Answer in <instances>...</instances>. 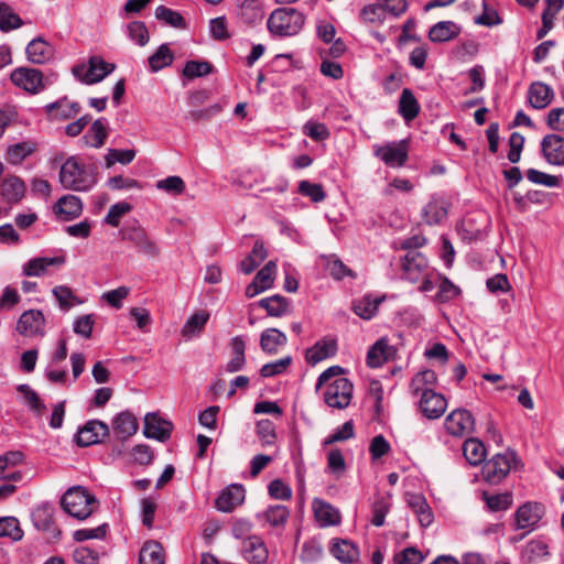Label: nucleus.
Segmentation results:
<instances>
[{
	"label": "nucleus",
	"instance_id": "nucleus-1",
	"mask_svg": "<svg viewBox=\"0 0 564 564\" xmlns=\"http://www.w3.org/2000/svg\"><path fill=\"white\" fill-rule=\"evenodd\" d=\"M59 182L65 189L88 192L97 184V169L72 155L61 166Z\"/></svg>",
	"mask_w": 564,
	"mask_h": 564
},
{
	"label": "nucleus",
	"instance_id": "nucleus-2",
	"mask_svg": "<svg viewBox=\"0 0 564 564\" xmlns=\"http://www.w3.org/2000/svg\"><path fill=\"white\" fill-rule=\"evenodd\" d=\"M59 503L66 513L78 520L87 519L98 506L96 497L80 486L67 489Z\"/></svg>",
	"mask_w": 564,
	"mask_h": 564
},
{
	"label": "nucleus",
	"instance_id": "nucleus-3",
	"mask_svg": "<svg viewBox=\"0 0 564 564\" xmlns=\"http://www.w3.org/2000/svg\"><path fill=\"white\" fill-rule=\"evenodd\" d=\"M305 23L303 13L294 8L283 7L275 9L268 19V30L276 36H294Z\"/></svg>",
	"mask_w": 564,
	"mask_h": 564
},
{
	"label": "nucleus",
	"instance_id": "nucleus-4",
	"mask_svg": "<svg viewBox=\"0 0 564 564\" xmlns=\"http://www.w3.org/2000/svg\"><path fill=\"white\" fill-rule=\"evenodd\" d=\"M121 239L130 242L138 253L148 259H156L161 254L159 243L148 234V231L138 223L124 225L119 231Z\"/></svg>",
	"mask_w": 564,
	"mask_h": 564
},
{
	"label": "nucleus",
	"instance_id": "nucleus-5",
	"mask_svg": "<svg viewBox=\"0 0 564 564\" xmlns=\"http://www.w3.org/2000/svg\"><path fill=\"white\" fill-rule=\"evenodd\" d=\"M354 386L347 378H336L325 387L324 401L334 409H345L352 398Z\"/></svg>",
	"mask_w": 564,
	"mask_h": 564
},
{
	"label": "nucleus",
	"instance_id": "nucleus-6",
	"mask_svg": "<svg viewBox=\"0 0 564 564\" xmlns=\"http://www.w3.org/2000/svg\"><path fill=\"white\" fill-rule=\"evenodd\" d=\"M113 69V64L105 62L99 56H91L88 61V66L76 65L73 67V74L80 82L91 85L101 82Z\"/></svg>",
	"mask_w": 564,
	"mask_h": 564
},
{
	"label": "nucleus",
	"instance_id": "nucleus-7",
	"mask_svg": "<svg viewBox=\"0 0 564 564\" xmlns=\"http://www.w3.org/2000/svg\"><path fill=\"white\" fill-rule=\"evenodd\" d=\"M517 462V454L508 449L506 453L496 454L482 467V475L489 484L500 482L510 471L511 464Z\"/></svg>",
	"mask_w": 564,
	"mask_h": 564
},
{
	"label": "nucleus",
	"instance_id": "nucleus-8",
	"mask_svg": "<svg viewBox=\"0 0 564 564\" xmlns=\"http://www.w3.org/2000/svg\"><path fill=\"white\" fill-rule=\"evenodd\" d=\"M401 268L402 278L412 283L419 282L422 278L431 273L426 257L417 250L406 252L402 259Z\"/></svg>",
	"mask_w": 564,
	"mask_h": 564
},
{
	"label": "nucleus",
	"instance_id": "nucleus-9",
	"mask_svg": "<svg viewBox=\"0 0 564 564\" xmlns=\"http://www.w3.org/2000/svg\"><path fill=\"white\" fill-rule=\"evenodd\" d=\"M109 435V426L99 420H90L76 434V443L82 447L101 443Z\"/></svg>",
	"mask_w": 564,
	"mask_h": 564
},
{
	"label": "nucleus",
	"instance_id": "nucleus-10",
	"mask_svg": "<svg viewBox=\"0 0 564 564\" xmlns=\"http://www.w3.org/2000/svg\"><path fill=\"white\" fill-rule=\"evenodd\" d=\"M11 82L31 94H37L44 88L43 74L35 68L19 67L11 73Z\"/></svg>",
	"mask_w": 564,
	"mask_h": 564
},
{
	"label": "nucleus",
	"instance_id": "nucleus-11",
	"mask_svg": "<svg viewBox=\"0 0 564 564\" xmlns=\"http://www.w3.org/2000/svg\"><path fill=\"white\" fill-rule=\"evenodd\" d=\"M475 420L473 414L465 409H456L445 419L446 431L454 436H464L474 431Z\"/></svg>",
	"mask_w": 564,
	"mask_h": 564
},
{
	"label": "nucleus",
	"instance_id": "nucleus-12",
	"mask_svg": "<svg viewBox=\"0 0 564 564\" xmlns=\"http://www.w3.org/2000/svg\"><path fill=\"white\" fill-rule=\"evenodd\" d=\"M544 513V507L539 502H525L520 506L516 513V529L533 530Z\"/></svg>",
	"mask_w": 564,
	"mask_h": 564
},
{
	"label": "nucleus",
	"instance_id": "nucleus-13",
	"mask_svg": "<svg viewBox=\"0 0 564 564\" xmlns=\"http://www.w3.org/2000/svg\"><path fill=\"white\" fill-rule=\"evenodd\" d=\"M45 318L41 311L29 310L22 313L17 329L23 336H44Z\"/></svg>",
	"mask_w": 564,
	"mask_h": 564
},
{
	"label": "nucleus",
	"instance_id": "nucleus-14",
	"mask_svg": "<svg viewBox=\"0 0 564 564\" xmlns=\"http://www.w3.org/2000/svg\"><path fill=\"white\" fill-rule=\"evenodd\" d=\"M447 406L445 398L432 389H424L420 399V410L427 419L441 417Z\"/></svg>",
	"mask_w": 564,
	"mask_h": 564
},
{
	"label": "nucleus",
	"instance_id": "nucleus-15",
	"mask_svg": "<svg viewBox=\"0 0 564 564\" xmlns=\"http://www.w3.org/2000/svg\"><path fill=\"white\" fill-rule=\"evenodd\" d=\"M172 430L173 424L160 417L156 413H148L144 417L143 435L147 438L165 442L170 438Z\"/></svg>",
	"mask_w": 564,
	"mask_h": 564
},
{
	"label": "nucleus",
	"instance_id": "nucleus-16",
	"mask_svg": "<svg viewBox=\"0 0 564 564\" xmlns=\"http://www.w3.org/2000/svg\"><path fill=\"white\" fill-rule=\"evenodd\" d=\"M53 212L59 221H70L83 214V202L78 196L67 194L54 204Z\"/></svg>",
	"mask_w": 564,
	"mask_h": 564
},
{
	"label": "nucleus",
	"instance_id": "nucleus-17",
	"mask_svg": "<svg viewBox=\"0 0 564 564\" xmlns=\"http://www.w3.org/2000/svg\"><path fill=\"white\" fill-rule=\"evenodd\" d=\"M54 506L52 503H42L31 513V519L37 530L52 532L54 538L61 535V531L54 523Z\"/></svg>",
	"mask_w": 564,
	"mask_h": 564
},
{
	"label": "nucleus",
	"instance_id": "nucleus-18",
	"mask_svg": "<svg viewBox=\"0 0 564 564\" xmlns=\"http://www.w3.org/2000/svg\"><path fill=\"white\" fill-rule=\"evenodd\" d=\"M245 500V489L241 485L232 484L226 487L215 501L219 511L231 512Z\"/></svg>",
	"mask_w": 564,
	"mask_h": 564
},
{
	"label": "nucleus",
	"instance_id": "nucleus-19",
	"mask_svg": "<svg viewBox=\"0 0 564 564\" xmlns=\"http://www.w3.org/2000/svg\"><path fill=\"white\" fill-rule=\"evenodd\" d=\"M542 153L546 161L554 165H564V138L558 134H547L543 138Z\"/></svg>",
	"mask_w": 564,
	"mask_h": 564
},
{
	"label": "nucleus",
	"instance_id": "nucleus-20",
	"mask_svg": "<svg viewBox=\"0 0 564 564\" xmlns=\"http://www.w3.org/2000/svg\"><path fill=\"white\" fill-rule=\"evenodd\" d=\"M139 429V423L134 414L130 411L118 413L112 420V430L117 438L127 441L133 436Z\"/></svg>",
	"mask_w": 564,
	"mask_h": 564
},
{
	"label": "nucleus",
	"instance_id": "nucleus-21",
	"mask_svg": "<svg viewBox=\"0 0 564 564\" xmlns=\"http://www.w3.org/2000/svg\"><path fill=\"white\" fill-rule=\"evenodd\" d=\"M80 105L62 98L55 102L45 106V110L50 120H68L75 118L80 112Z\"/></svg>",
	"mask_w": 564,
	"mask_h": 564
},
{
	"label": "nucleus",
	"instance_id": "nucleus-22",
	"mask_svg": "<svg viewBox=\"0 0 564 564\" xmlns=\"http://www.w3.org/2000/svg\"><path fill=\"white\" fill-rule=\"evenodd\" d=\"M241 553L243 557L254 564H264L268 560L269 552L261 538L252 535L242 542Z\"/></svg>",
	"mask_w": 564,
	"mask_h": 564
},
{
	"label": "nucleus",
	"instance_id": "nucleus-23",
	"mask_svg": "<svg viewBox=\"0 0 564 564\" xmlns=\"http://www.w3.org/2000/svg\"><path fill=\"white\" fill-rule=\"evenodd\" d=\"M376 155L389 166H402L408 159V148L404 142L387 144L379 148Z\"/></svg>",
	"mask_w": 564,
	"mask_h": 564
},
{
	"label": "nucleus",
	"instance_id": "nucleus-24",
	"mask_svg": "<svg viewBox=\"0 0 564 564\" xmlns=\"http://www.w3.org/2000/svg\"><path fill=\"white\" fill-rule=\"evenodd\" d=\"M394 354L393 348L389 345L387 338H380L377 340L367 352V365L370 368L381 367L387 362Z\"/></svg>",
	"mask_w": 564,
	"mask_h": 564
},
{
	"label": "nucleus",
	"instance_id": "nucleus-25",
	"mask_svg": "<svg viewBox=\"0 0 564 564\" xmlns=\"http://www.w3.org/2000/svg\"><path fill=\"white\" fill-rule=\"evenodd\" d=\"M553 97V89L542 82H534L529 87L528 98L534 109L546 108L552 102Z\"/></svg>",
	"mask_w": 564,
	"mask_h": 564
},
{
	"label": "nucleus",
	"instance_id": "nucleus-26",
	"mask_svg": "<svg viewBox=\"0 0 564 564\" xmlns=\"http://www.w3.org/2000/svg\"><path fill=\"white\" fill-rule=\"evenodd\" d=\"M28 59L33 64H44L53 57V46L43 37L32 40L26 46Z\"/></svg>",
	"mask_w": 564,
	"mask_h": 564
},
{
	"label": "nucleus",
	"instance_id": "nucleus-27",
	"mask_svg": "<svg viewBox=\"0 0 564 564\" xmlns=\"http://www.w3.org/2000/svg\"><path fill=\"white\" fill-rule=\"evenodd\" d=\"M286 343V335L278 328H267L260 335V347L269 355H276Z\"/></svg>",
	"mask_w": 564,
	"mask_h": 564
},
{
	"label": "nucleus",
	"instance_id": "nucleus-28",
	"mask_svg": "<svg viewBox=\"0 0 564 564\" xmlns=\"http://www.w3.org/2000/svg\"><path fill=\"white\" fill-rule=\"evenodd\" d=\"M64 262L63 257H36L24 263L22 273L25 276H42L46 273L48 267L62 265Z\"/></svg>",
	"mask_w": 564,
	"mask_h": 564
},
{
	"label": "nucleus",
	"instance_id": "nucleus-29",
	"mask_svg": "<svg viewBox=\"0 0 564 564\" xmlns=\"http://www.w3.org/2000/svg\"><path fill=\"white\" fill-rule=\"evenodd\" d=\"M337 344L335 339L324 338L315 343L313 347L307 349L305 358L306 361L311 365H316L317 362L332 357L336 354Z\"/></svg>",
	"mask_w": 564,
	"mask_h": 564
},
{
	"label": "nucleus",
	"instance_id": "nucleus-30",
	"mask_svg": "<svg viewBox=\"0 0 564 564\" xmlns=\"http://www.w3.org/2000/svg\"><path fill=\"white\" fill-rule=\"evenodd\" d=\"M313 509L315 518L322 527L336 525L340 522L338 510L321 499H314Z\"/></svg>",
	"mask_w": 564,
	"mask_h": 564
},
{
	"label": "nucleus",
	"instance_id": "nucleus-31",
	"mask_svg": "<svg viewBox=\"0 0 564 564\" xmlns=\"http://www.w3.org/2000/svg\"><path fill=\"white\" fill-rule=\"evenodd\" d=\"M258 305L264 308L268 315L272 317H282L291 312L290 300L279 294L261 299Z\"/></svg>",
	"mask_w": 564,
	"mask_h": 564
},
{
	"label": "nucleus",
	"instance_id": "nucleus-32",
	"mask_svg": "<svg viewBox=\"0 0 564 564\" xmlns=\"http://www.w3.org/2000/svg\"><path fill=\"white\" fill-rule=\"evenodd\" d=\"M231 359L226 364V371L234 373L243 369L246 365V343L241 336H235L230 340Z\"/></svg>",
	"mask_w": 564,
	"mask_h": 564
},
{
	"label": "nucleus",
	"instance_id": "nucleus-33",
	"mask_svg": "<svg viewBox=\"0 0 564 564\" xmlns=\"http://www.w3.org/2000/svg\"><path fill=\"white\" fill-rule=\"evenodd\" d=\"M289 516L290 510L288 507L283 505H274L268 507L264 511L257 513V519L271 527H281L288 521Z\"/></svg>",
	"mask_w": 564,
	"mask_h": 564
},
{
	"label": "nucleus",
	"instance_id": "nucleus-34",
	"mask_svg": "<svg viewBox=\"0 0 564 564\" xmlns=\"http://www.w3.org/2000/svg\"><path fill=\"white\" fill-rule=\"evenodd\" d=\"M420 104L410 88H404L399 99V113L405 121H412L420 113Z\"/></svg>",
	"mask_w": 564,
	"mask_h": 564
},
{
	"label": "nucleus",
	"instance_id": "nucleus-35",
	"mask_svg": "<svg viewBox=\"0 0 564 564\" xmlns=\"http://www.w3.org/2000/svg\"><path fill=\"white\" fill-rule=\"evenodd\" d=\"M459 28L452 21H441L434 24L429 32V39L435 43L447 42L456 37Z\"/></svg>",
	"mask_w": 564,
	"mask_h": 564
},
{
	"label": "nucleus",
	"instance_id": "nucleus-36",
	"mask_svg": "<svg viewBox=\"0 0 564 564\" xmlns=\"http://www.w3.org/2000/svg\"><path fill=\"white\" fill-rule=\"evenodd\" d=\"M25 193V184L18 176H10L1 184V195L9 203H17L22 199Z\"/></svg>",
	"mask_w": 564,
	"mask_h": 564
},
{
	"label": "nucleus",
	"instance_id": "nucleus-37",
	"mask_svg": "<svg viewBox=\"0 0 564 564\" xmlns=\"http://www.w3.org/2000/svg\"><path fill=\"white\" fill-rule=\"evenodd\" d=\"M164 550L156 541H147L139 552V564H164Z\"/></svg>",
	"mask_w": 564,
	"mask_h": 564
},
{
	"label": "nucleus",
	"instance_id": "nucleus-38",
	"mask_svg": "<svg viewBox=\"0 0 564 564\" xmlns=\"http://www.w3.org/2000/svg\"><path fill=\"white\" fill-rule=\"evenodd\" d=\"M108 137V122L105 118L95 120L88 133L84 135L87 144L93 148H101Z\"/></svg>",
	"mask_w": 564,
	"mask_h": 564
},
{
	"label": "nucleus",
	"instance_id": "nucleus-39",
	"mask_svg": "<svg viewBox=\"0 0 564 564\" xmlns=\"http://www.w3.org/2000/svg\"><path fill=\"white\" fill-rule=\"evenodd\" d=\"M36 150V143L33 141H23L12 144L7 150V161L12 165L21 164L28 156Z\"/></svg>",
	"mask_w": 564,
	"mask_h": 564
},
{
	"label": "nucleus",
	"instance_id": "nucleus-40",
	"mask_svg": "<svg viewBox=\"0 0 564 564\" xmlns=\"http://www.w3.org/2000/svg\"><path fill=\"white\" fill-rule=\"evenodd\" d=\"M240 17L249 25L261 23L264 18L262 3L258 0H245L241 4Z\"/></svg>",
	"mask_w": 564,
	"mask_h": 564
},
{
	"label": "nucleus",
	"instance_id": "nucleus-41",
	"mask_svg": "<svg viewBox=\"0 0 564 564\" xmlns=\"http://www.w3.org/2000/svg\"><path fill=\"white\" fill-rule=\"evenodd\" d=\"M463 454L470 465H479L485 460L486 447L478 438H468L464 442Z\"/></svg>",
	"mask_w": 564,
	"mask_h": 564
},
{
	"label": "nucleus",
	"instance_id": "nucleus-42",
	"mask_svg": "<svg viewBox=\"0 0 564 564\" xmlns=\"http://www.w3.org/2000/svg\"><path fill=\"white\" fill-rule=\"evenodd\" d=\"M547 7L542 13V28L538 31L536 37L543 39L553 28V20L556 13L563 8L564 0H546Z\"/></svg>",
	"mask_w": 564,
	"mask_h": 564
},
{
	"label": "nucleus",
	"instance_id": "nucleus-43",
	"mask_svg": "<svg viewBox=\"0 0 564 564\" xmlns=\"http://www.w3.org/2000/svg\"><path fill=\"white\" fill-rule=\"evenodd\" d=\"M447 216L445 202L433 198L423 208V219L429 225L440 224Z\"/></svg>",
	"mask_w": 564,
	"mask_h": 564
},
{
	"label": "nucleus",
	"instance_id": "nucleus-44",
	"mask_svg": "<svg viewBox=\"0 0 564 564\" xmlns=\"http://www.w3.org/2000/svg\"><path fill=\"white\" fill-rule=\"evenodd\" d=\"M330 553L343 563H352L358 558V549L347 540L335 541Z\"/></svg>",
	"mask_w": 564,
	"mask_h": 564
},
{
	"label": "nucleus",
	"instance_id": "nucleus-45",
	"mask_svg": "<svg viewBox=\"0 0 564 564\" xmlns=\"http://www.w3.org/2000/svg\"><path fill=\"white\" fill-rule=\"evenodd\" d=\"M24 24L23 20L6 2H0V31L10 32Z\"/></svg>",
	"mask_w": 564,
	"mask_h": 564
},
{
	"label": "nucleus",
	"instance_id": "nucleus-46",
	"mask_svg": "<svg viewBox=\"0 0 564 564\" xmlns=\"http://www.w3.org/2000/svg\"><path fill=\"white\" fill-rule=\"evenodd\" d=\"M382 299L365 295L352 304L354 312L364 319H370L376 314Z\"/></svg>",
	"mask_w": 564,
	"mask_h": 564
},
{
	"label": "nucleus",
	"instance_id": "nucleus-47",
	"mask_svg": "<svg viewBox=\"0 0 564 564\" xmlns=\"http://www.w3.org/2000/svg\"><path fill=\"white\" fill-rule=\"evenodd\" d=\"M267 254L263 243L257 241L251 253L240 262V270L245 274H250L267 258Z\"/></svg>",
	"mask_w": 564,
	"mask_h": 564
},
{
	"label": "nucleus",
	"instance_id": "nucleus-48",
	"mask_svg": "<svg viewBox=\"0 0 564 564\" xmlns=\"http://www.w3.org/2000/svg\"><path fill=\"white\" fill-rule=\"evenodd\" d=\"M23 530L15 517L0 518V538H9L12 541L18 542L23 539Z\"/></svg>",
	"mask_w": 564,
	"mask_h": 564
},
{
	"label": "nucleus",
	"instance_id": "nucleus-49",
	"mask_svg": "<svg viewBox=\"0 0 564 564\" xmlns=\"http://www.w3.org/2000/svg\"><path fill=\"white\" fill-rule=\"evenodd\" d=\"M173 59H174V55L172 54L167 44H162L159 46V48L155 51V53L149 57L148 61H149L150 69L152 72H159L162 68L171 65Z\"/></svg>",
	"mask_w": 564,
	"mask_h": 564
},
{
	"label": "nucleus",
	"instance_id": "nucleus-50",
	"mask_svg": "<svg viewBox=\"0 0 564 564\" xmlns=\"http://www.w3.org/2000/svg\"><path fill=\"white\" fill-rule=\"evenodd\" d=\"M17 390L23 395L24 401L31 411H33L39 416L44 414L46 411L45 404L39 394L29 384H20L18 386Z\"/></svg>",
	"mask_w": 564,
	"mask_h": 564
},
{
	"label": "nucleus",
	"instance_id": "nucleus-51",
	"mask_svg": "<svg viewBox=\"0 0 564 564\" xmlns=\"http://www.w3.org/2000/svg\"><path fill=\"white\" fill-rule=\"evenodd\" d=\"M208 319L209 314L207 312L200 311L198 313H195L187 319V322L183 326L182 335L184 337H192L196 334H199L204 329Z\"/></svg>",
	"mask_w": 564,
	"mask_h": 564
},
{
	"label": "nucleus",
	"instance_id": "nucleus-52",
	"mask_svg": "<svg viewBox=\"0 0 564 564\" xmlns=\"http://www.w3.org/2000/svg\"><path fill=\"white\" fill-rule=\"evenodd\" d=\"M155 18L160 21H163L165 24L176 28V29H185L186 22L183 15L164 6H159L155 9Z\"/></svg>",
	"mask_w": 564,
	"mask_h": 564
},
{
	"label": "nucleus",
	"instance_id": "nucleus-53",
	"mask_svg": "<svg viewBox=\"0 0 564 564\" xmlns=\"http://www.w3.org/2000/svg\"><path fill=\"white\" fill-rule=\"evenodd\" d=\"M53 295L58 302L61 310L68 311L73 305L80 304L79 301L70 288L66 285H57L53 289Z\"/></svg>",
	"mask_w": 564,
	"mask_h": 564
},
{
	"label": "nucleus",
	"instance_id": "nucleus-54",
	"mask_svg": "<svg viewBox=\"0 0 564 564\" xmlns=\"http://www.w3.org/2000/svg\"><path fill=\"white\" fill-rule=\"evenodd\" d=\"M326 270L336 280H343L345 276L355 278V273L334 254L326 258Z\"/></svg>",
	"mask_w": 564,
	"mask_h": 564
},
{
	"label": "nucleus",
	"instance_id": "nucleus-55",
	"mask_svg": "<svg viewBox=\"0 0 564 564\" xmlns=\"http://www.w3.org/2000/svg\"><path fill=\"white\" fill-rule=\"evenodd\" d=\"M135 151L132 149L118 150V149H109L108 153L105 155L106 167H111L116 163H121L127 165L131 163L135 158Z\"/></svg>",
	"mask_w": 564,
	"mask_h": 564
},
{
	"label": "nucleus",
	"instance_id": "nucleus-56",
	"mask_svg": "<svg viewBox=\"0 0 564 564\" xmlns=\"http://www.w3.org/2000/svg\"><path fill=\"white\" fill-rule=\"evenodd\" d=\"M213 72V65L206 61H188L183 68V75L189 79L203 77Z\"/></svg>",
	"mask_w": 564,
	"mask_h": 564
},
{
	"label": "nucleus",
	"instance_id": "nucleus-57",
	"mask_svg": "<svg viewBox=\"0 0 564 564\" xmlns=\"http://www.w3.org/2000/svg\"><path fill=\"white\" fill-rule=\"evenodd\" d=\"M525 176L530 182L544 185L546 187H558L561 184V177L546 174L535 169H529L525 172Z\"/></svg>",
	"mask_w": 564,
	"mask_h": 564
},
{
	"label": "nucleus",
	"instance_id": "nucleus-58",
	"mask_svg": "<svg viewBox=\"0 0 564 564\" xmlns=\"http://www.w3.org/2000/svg\"><path fill=\"white\" fill-rule=\"evenodd\" d=\"M391 502L389 498L379 497L372 503V518L371 523L375 527H382L384 524L386 514L390 511Z\"/></svg>",
	"mask_w": 564,
	"mask_h": 564
},
{
	"label": "nucleus",
	"instance_id": "nucleus-59",
	"mask_svg": "<svg viewBox=\"0 0 564 564\" xmlns=\"http://www.w3.org/2000/svg\"><path fill=\"white\" fill-rule=\"evenodd\" d=\"M132 206L127 202L116 203L110 206L107 216L105 217V223L112 226L118 227L120 224L121 217L126 214L130 213Z\"/></svg>",
	"mask_w": 564,
	"mask_h": 564
},
{
	"label": "nucleus",
	"instance_id": "nucleus-60",
	"mask_svg": "<svg viewBox=\"0 0 564 564\" xmlns=\"http://www.w3.org/2000/svg\"><path fill=\"white\" fill-rule=\"evenodd\" d=\"M299 192L302 195L310 197L314 203H319L326 197V194L321 184L311 183L305 180L299 183Z\"/></svg>",
	"mask_w": 564,
	"mask_h": 564
},
{
	"label": "nucleus",
	"instance_id": "nucleus-61",
	"mask_svg": "<svg viewBox=\"0 0 564 564\" xmlns=\"http://www.w3.org/2000/svg\"><path fill=\"white\" fill-rule=\"evenodd\" d=\"M292 358L286 356L273 362L265 364L260 369V375L263 378L274 377L281 375L286 371L288 367L291 365Z\"/></svg>",
	"mask_w": 564,
	"mask_h": 564
},
{
	"label": "nucleus",
	"instance_id": "nucleus-62",
	"mask_svg": "<svg viewBox=\"0 0 564 564\" xmlns=\"http://www.w3.org/2000/svg\"><path fill=\"white\" fill-rule=\"evenodd\" d=\"M276 273V264L274 261H269L254 276V281L264 288V290H269L274 282Z\"/></svg>",
	"mask_w": 564,
	"mask_h": 564
},
{
	"label": "nucleus",
	"instance_id": "nucleus-63",
	"mask_svg": "<svg viewBox=\"0 0 564 564\" xmlns=\"http://www.w3.org/2000/svg\"><path fill=\"white\" fill-rule=\"evenodd\" d=\"M209 31L214 40L225 41L230 37L228 22L225 17H217L209 21Z\"/></svg>",
	"mask_w": 564,
	"mask_h": 564
},
{
	"label": "nucleus",
	"instance_id": "nucleus-64",
	"mask_svg": "<svg viewBox=\"0 0 564 564\" xmlns=\"http://www.w3.org/2000/svg\"><path fill=\"white\" fill-rule=\"evenodd\" d=\"M73 558L77 564H97L99 553L87 546H79L74 550Z\"/></svg>",
	"mask_w": 564,
	"mask_h": 564
}]
</instances>
